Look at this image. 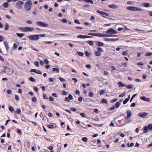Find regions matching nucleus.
<instances>
[{
  "label": "nucleus",
  "instance_id": "1",
  "mask_svg": "<svg viewBox=\"0 0 152 152\" xmlns=\"http://www.w3.org/2000/svg\"><path fill=\"white\" fill-rule=\"evenodd\" d=\"M32 2L31 1H27L26 2L23 6L24 9L26 11H30L31 8Z\"/></svg>",
  "mask_w": 152,
  "mask_h": 152
},
{
  "label": "nucleus",
  "instance_id": "2",
  "mask_svg": "<svg viewBox=\"0 0 152 152\" xmlns=\"http://www.w3.org/2000/svg\"><path fill=\"white\" fill-rule=\"evenodd\" d=\"M18 29L19 30L23 32L32 31L34 29L33 28L29 27H19Z\"/></svg>",
  "mask_w": 152,
  "mask_h": 152
},
{
  "label": "nucleus",
  "instance_id": "3",
  "mask_svg": "<svg viewBox=\"0 0 152 152\" xmlns=\"http://www.w3.org/2000/svg\"><path fill=\"white\" fill-rule=\"evenodd\" d=\"M126 9L128 10L133 11H142V10L140 8L133 6H129L126 7Z\"/></svg>",
  "mask_w": 152,
  "mask_h": 152
},
{
  "label": "nucleus",
  "instance_id": "4",
  "mask_svg": "<svg viewBox=\"0 0 152 152\" xmlns=\"http://www.w3.org/2000/svg\"><path fill=\"white\" fill-rule=\"evenodd\" d=\"M23 4V2L21 1H18L15 4V7L18 9H21L22 7V5Z\"/></svg>",
  "mask_w": 152,
  "mask_h": 152
},
{
  "label": "nucleus",
  "instance_id": "5",
  "mask_svg": "<svg viewBox=\"0 0 152 152\" xmlns=\"http://www.w3.org/2000/svg\"><path fill=\"white\" fill-rule=\"evenodd\" d=\"M37 25L39 26H42L43 27H47L49 26V25L45 23L42 22H37L36 23Z\"/></svg>",
  "mask_w": 152,
  "mask_h": 152
},
{
  "label": "nucleus",
  "instance_id": "6",
  "mask_svg": "<svg viewBox=\"0 0 152 152\" xmlns=\"http://www.w3.org/2000/svg\"><path fill=\"white\" fill-rule=\"evenodd\" d=\"M28 38L30 40L37 41L39 39V37L38 35H33L29 36Z\"/></svg>",
  "mask_w": 152,
  "mask_h": 152
},
{
  "label": "nucleus",
  "instance_id": "7",
  "mask_svg": "<svg viewBox=\"0 0 152 152\" xmlns=\"http://www.w3.org/2000/svg\"><path fill=\"white\" fill-rule=\"evenodd\" d=\"M117 32L115 30L112 28H110L108 29L106 31V34H116Z\"/></svg>",
  "mask_w": 152,
  "mask_h": 152
},
{
  "label": "nucleus",
  "instance_id": "8",
  "mask_svg": "<svg viewBox=\"0 0 152 152\" xmlns=\"http://www.w3.org/2000/svg\"><path fill=\"white\" fill-rule=\"evenodd\" d=\"M148 113L145 112L140 113L138 115L142 118H145L148 115Z\"/></svg>",
  "mask_w": 152,
  "mask_h": 152
},
{
  "label": "nucleus",
  "instance_id": "9",
  "mask_svg": "<svg viewBox=\"0 0 152 152\" xmlns=\"http://www.w3.org/2000/svg\"><path fill=\"white\" fill-rule=\"evenodd\" d=\"M77 37L78 38L84 39L88 38H92V36H88L87 35L79 34L77 35Z\"/></svg>",
  "mask_w": 152,
  "mask_h": 152
},
{
  "label": "nucleus",
  "instance_id": "10",
  "mask_svg": "<svg viewBox=\"0 0 152 152\" xmlns=\"http://www.w3.org/2000/svg\"><path fill=\"white\" fill-rule=\"evenodd\" d=\"M30 72H34L40 75L42 74V72L40 70L35 69H31L30 71Z\"/></svg>",
  "mask_w": 152,
  "mask_h": 152
},
{
  "label": "nucleus",
  "instance_id": "11",
  "mask_svg": "<svg viewBox=\"0 0 152 152\" xmlns=\"http://www.w3.org/2000/svg\"><path fill=\"white\" fill-rule=\"evenodd\" d=\"M97 12L98 13L102 14L104 15H105L107 16H109V14L104 12L101 11L99 10H97Z\"/></svg>",
  "mask_w": 152,
  "mask_h": 152
},
{
  "label": "nucleus",
  "instance_id": "12",
  "mask_svg": "<svg viewBox=\"0 0 152 152\" xmlns=\"http://www.w3.org/2000/svg\"><path fill=\"white\" fill-rule=\"evenodd\" d=\"M104 40L105 41H107L108 42H114L118 40V39L117 38L115 39H109L106 38L104 39Z\"/></svg>",
  "mask_w": 152,
  "mask_h": 152
},
{
  "label": "nucleus",
  "instance_id": "13",
  "mask_svg": "<svg viewBox=\"0 0 152 152\" xmlns=\"http://www.w3.org/2000/svg\"><path fill=\"white\" fill-rule=\"evenodd\" d=\"M142 6L146 7H150L151 6L149 3H142L141 4Z\"/></svg>",
  "mask_w": 152,
  "mask_h": 152
},
{
  "label": "nucleus",
  "instance_id": "14",
  "mask_svg": "<svg viewBox=\"0 0 152 152\" xmlns=\"http://www.w3.org/2000/svg\"><path fill=\"white\" fill-rule=\"evenodd\" d=\"M106 34L101 33H96V36L99 37H106Z\"/></svg>",
  "mask_w": 152,
  "mask_h": 152
},
{
  "label": "nucleus",
  "instance_id": "15",
  "mask_svg": "<svg viewBox=\"0 0 152 152\" xmlns=\"http://www.w3.org/2000/svg\"><path fill=\"white\" fill-rule=\"evenodd\" d=\"M127 118H129L131 117L132 115V112L131 111L128 110L127 111Z\"/></svg>",
  "mask_w": 152,
  "mask_h": 152
},
{
  "label": "nucleus",
  "instance_id": "16",
  "mask_svg": "<svg viewBox=\"0 0 152 152\" xmlns=\"http://www.w3.org/2000/svg\"><path fill=\"white\" fill-rule=\"evenodd\" d=\"M108 7L112 9H116L118 8V7L114 4H112L110 5H109Z\"/></svg>",
  "mask_w": 152,
  "mask_h": 152
},
{
  "label": "nucleus",
  "instance_id": "17",
  "mask_svg": "<svg viewBox=\"0 0 152 152\" xmlns=\"http://www.w3.org/2000/svg\"><path fill=\"white\" fill-rule=\"evenodd\" d=\"M96 44L97 46L100 47L103 46L104 45V44L103 43L99 41L96 42Z\"/></svg>",
  "mask_w": 152,
  "mask_h": 152
},
{
  "label": "nucleus",
  "instance_id": "18",
  "mask_svg": "<svg viewBox=\"0 0 152 152\" xmlns=\"http://www.w3.org/2000/svg\"><path fill=\"white\" fill-rule=\"evenodd\" d=\"M84 53L85 55L88 57H90L91 56V53H89L88 51H85Z\"/></svg>",
  "mask_w": 152,
  "mask_h": 152
},
{
  "label": "nucleus",
  "instance_id": "19",
  "mask_svg": "<svg viewBox=\"0 0 152 152\" xmlns=\"http://www.w3.org/2000/svg\"><path fill=\"white\" fill-rule=\"evenodd\" d=\"M118 85L119 87H123L125 86V85L123 84L121 82H119L118 83Z\"/></svg>",
  "mask_w": 152,
  "mask_h": 152
},
{
  "label": "nucleus",
  "instance_id": "20",
  "mask_svg": "<svg viewBox=\"0 0 152 152\" xmlns=\"http://www.w3.org/2000/svg\"><path fill=\"white\" fill-rule=\"evenodd\" d=\"M53 72H56L57 73H58L59 72L60 70L58 68H53L52 69Z\"/></svg>",
  "mask_w": 152,
  "mask_h": 152
},
{
  "label": "nucleus",
  "instance_id": "21",
  "mask_svg": "<svg viewBox=\"0 0 152 152\" xmlns=\"http://www.w3.org/2000/svg\"><path fill=\"white\" fill-rule=\"evenodd\" d=\"M82 1L87 3H90L92 4H94L93 1L92 0H83Z\"/></svg>",
  "mask_w": 152,
  "mask_h": 152
},
{
  "label": "nucleus",
  "instance_id": "22",
  "mask_svg": "<svg viewBox=\"0 0 152 152\" xmlns=\"http://www.w3.org/2000/svg\"><path fill=\"white\" fill-rule=\"evenodd\" d=\"M143 129H144L143 133H145L148 132V129L147 126H144L143 128Z\"/></svg>",
  "mask_w": 152,
  "mask_h": 152
},
{
  "label": "nucleus",
  "instance_id": "23",
  "mask_svg": "<svg viewBox=\"0 0 152 152\" xmlns=\"http://www.w3.org/2000/svg\"><path fill=\"white\" fill-rule=\"evenodd\" d=\"M107 101L105 99H103L101 100L100 101V103H107Z\"/></svg>",
  "mask_w": 152,
  "mask_h": 152
},
{
  "label": "nucleus",
  "instance_id": "24",
  "mask_svg": "<svg viewBox=\"0 0 152 152\" xmlns=\"http://www.w3.org/2000/svg\"><path fill=\"white\" fill-rule=\"evenodd\" d=\"M16 34L17 36L20 37H22L24 35V34L23 33L20 34L18 33H17Z\"/></svg>",
  "mask_w": 152,
  "mask_h": 152
},
{
  "label": "nucleus",
  "instance_id": "25",
  "mask_svg": "<svg viewBox=\"0 0 152 152\" xmlns=\"http://www.w3.org/2000/svg\"><path fill=\"white\" fill-rule=\"evenodd\" d=\"M9 26L8 24L7 23H6L4 28V30L5 31L8 30L9 29Z\"/></svg>",
  "mask_w": 152,
  "mask_h": 152
},
{
  "label": "nucleus",
  "instance_id": "26",
  "mask_svg": "<svg viewBox=\"0 0 152 152\" xmlns=\"http://www.w3.org/2000/svg\"><path fill=\"white\" fill-rule=\"evenodd\" d=\"M95 54L96 56H99L101 55V53L99 51H95Z\"/></svg>",
  "mask_w": 152,
  "mask_h": 152
},
{
  "label": "nucleus",
  "instance_id": "27",
  "mask_svg": "<svg viewBox=\"0 0 152 152\" xmlns=\"http://www.w3.org/2000/svg\"><path fill=\"white\" fill-rule=\"evenodd\" d=\"M4 44L5 46V48L6 49V50L7 51L8 49L9 48V47L8 45V44L7 43H6V42H4Z\"/></svg>",
  "mask_w": 152,
  "mask_h": 152
},
{
  "label": "nucleus",
  "instance_id": "28",
  "mask_svg": "<svg viewBox=\"0 0 152 152\" xmlns=\"http://www.w3.org/2000/svg\"><path fill=\"white\" fill-rule=\"evenodd\" d=\"M47 127L49 129H53L55 127V126L53 125H48Z\"/></svg>",
  "mask_w": 152,
  "mask_h": 152
},
{
  "label": "nucleus",
  "instance_id": "29",
  "mask_svg": "<svg viewBox=\"0 0 152 152\" xmlns=\"http://www.w3.org/2000/svg\"><path fill=\"white\" fill-rule=\"evenodd\" d=\"M21 110L20 109L17 108L16 110L15 111V113L16 114H19L20 113Z\"/></svg>",
  "mask_w": 152,
  "mask_h": 152
},
{
  "label": "nucleus",
  "instance_id": "30",
  "mask_svg": "<svg viewBox=\"0 0 152 152\" xmlns=\"http://www.w3.org/2000/svg\"><path fill=\"white\" fill-rule=\"evenodd\" d=\"M82 140L84 142H87L88 140V138L86 137H83L82 138Z\"/></svg>",
  "mask_w": 152,
  "mask_h": 152
},
{
  "label": "nucleus",
  "instance_id": "31",
  "mask_svg": "<svg viewBox=\"0 0 152 152\" xmlns=\"http://www.w3.org/2000/svg\"><path fill=\"white\" fill-rule=\"evenodd\" d=\"M125 86L127 88H131L133 87V86L132 85H128L126 86Z\"/></svg>",
  "mask_w": 152,
  "mask_h": 152
},
{
  "label": "nucleus",
  "instance_id": "32",
  "mask_svg": "<svg viewBox=\"0 0 152 152\" xmlns=\"http://www.w3.org/2000/svg\"><path fill=\"white\" fill-rule=\"evenodd\" d=\"M3 5L4 7L7 8L8 6V3L7 2L4 3L3 4Z\"/></svg>",
  "mask_w": 152,
  "mask_h": 152
},
{
  "label": "nucleus",
  "instance_id": "33",
  "mask_svg": "<svg viewBox=\"0 0 152 152\" xmlns=\"http://www.w3.org/2000/svg\"><path fill=\"white\" fill-rule=\"evenodd\" d=\"M105 92V91L104 90H102L99 91V94L100 95H102L104 94Z\"/></svg>",
  "mask_w": 152,
  "mask_h": 152
},
{
  "label": "nucleus",
  "instance_id": "34",
  "mask_svg": "<svg viewBox=\"0 0 152 152\" xmlns=\"http://www.w3.org/2000/svg\"><path fill=\"white\" fill-rule=\"evenodd\" d=\"M87 43L91 45H92L94 44V42L91 41H87Z\"/></svg>",
  "mask_w": 152,
  "mask_h": 152
},
{
  "label": "nucleus",
  "instance_id": "35",
  "mask_svg": "<svg viewBox=\"0 0 152 152\" xmlns=\"http://www.w3.org/2000/svg\"><path fill=\"white\" fill-rule=\"evenodd\" d=\"M29 80L33 82H35V81H36L35 79L32 77H30L29 78Z\"/></svg>",
  "mask_w": 152,
  "mask_h": 152
},
{
  "label": "nucleus",
  "instance_id": "36",
  "mask_svg": "<svg viewBox=\"0 0 152 152\" xmlns=\"http://www.w3.org/2000/svg\"><path fill=\"white\" fill-rule=\"evenodd\" d=\"M129 98H126L125 100L124 101L123 103L124 104H125L126 103L129 101Z\"/></svg>",
  "mask_w": 152,
  "mask_h": 152
},
{
  "label": "nucleus",
  "instance_id": "37",
  "mask_svg": "<svg viewBox=\"0 0 152 152\" xmlns=\"http://www.w3.org/2000/svg\"><path fill=\"white\" fill-rule=\"evenodd\" d=\"M148 129L151 130L152 129V124H149L148 126Z\"/></svg>",
  "mask_w": 152,
  "mask_h": 152
},
{
  "label": "nucleus",
  "instance_id": "38",
  "mask_svg": "<svg viewBox=\"0 0 152 152\" xmlns=\"http://www.w3.org/2000/svg\"><path fill=\"white\" fill-rule=\"evenodd\" d=\"M68 98H69V99L70 100H72L73 99V96H72V95H71V94H69L68 96Z\"/></svg>",
  "mask_w": 152,
  "mask_h": 152
},
{
  "label": "nucleus",
  "instance_id": "39",
  "mask_svg": "<svg viewBox=\"0 0 152 152\" xmlns=\"http://www.w3.org/2000/svg\"><path fill=\"white\" fill-rule=\"evenodd\" d=\"M88 96L90 97H92L93 96L94 94L93 93L91 92H90L88 93Z\"/></svg>",
  "mask_w": 152,
  "mask_h": 152
},
{
  "label": "nucleus",
  "instance_id": "40",
  "mask_svg": "<svg viewBox=\"0 0 152 152\" xmlns=\"http://www.w3.org/2000/svg\"><path fill=\"white\" fill-rule=\"evenodd\" d=\"M106 37H117L116 35L112 34H106Z\"/></svg>",
  "mask_w": 152,
  "mask_h": 152
},
{
  "label": "nucleus",
  "instance_id": "41",
  "mask_svg": "<svg viewBox=\"0 0 152 152\" xmlns=\"http://www.w3.org/2000/svg\"><path fill=\"white\" fill-rule=\"evenodd\" d=\"M49 99L50 101H54V98L51 96L49 97Z\"/></svg>",
  "mask_w": 152,
  "mask_h": 152
},
{
  "label": "nucleus",
  "instance_id": "42",
  "mask_svg": "<svg viewBox=\"0 0 152 152\" xmlns=\"http://www.w3.org/2000/svg\"><path fill=\"white\" fill-rule=\"evenodd\" d=\"M120 103H119V102H117L116 103L115 105V107L116 108H118L120 106Z\"/></svg>",
  "mask_w": 152,
  "mask_h": 152
},
{
  "label": "nucleus",
  "instance_id": "43",
  "mask_svg": "<svg viewBox=\"0 0 152 152\" xmlns=\"http://www.w3.org/2000/svg\"><path fill=\"white\" fill-rule=\"evenodd\" d=\"M61 21L64 23H66L68 22L67 20L66 19H63Z\"/></svg>",
  "mask_w": 152,
  "mask_h": 152
},
{
  "label": "nucleus",
  "instance_id": "44",
  "mask_svg": "<svg viewBox=\"0 0 152 152\" xmlns=\"http://www.w3.org/2000/svg\"><path fill=\"white\" fill-rule=\"evenodd\" d=\"M88 35H91L93 36H96V33H89L88 34Z\"/></svg>",
  "mask_w": 152,
  "mask_h": 152
},
{
  "label": "nucleus",
  "instance_id": "45",
  "mask_svg": "<svg viewBox=\"0 0 152 152\" xmlns=\"http://www.w3.org/2000/svg\"><path fill=\"white\" fill-rule=\"evenodd\" d=\"M43 98L44 99H48V97L47 96V95L45 94H43Z\"/></svg>",
  "mask_w": 152,
  "mask_h": 152
},
{
  "label": "nucleus",
  "instance_id": "46",
  "mask_svg": "<svg viewBox=\"0 0 152 152\" xmlns=\"http://www.w3.org/2000/svg\"><path fill=\"white\" fill-rule=\"evenodd\" d=\"M77 53L79 56H83L84 55L83 53L80 52H77Z\"/></svg>",
  "mask_w": 152,
  "mask_h": 152
},
{
  "label": "nucleus",
  "instance_id": "47",
  "mask_svg": "<svg viewBox=\"0 0 152 152\" xmlns=\"http://www.w3.org/2000/svg\"><path fill=\"white\" fill-rule=\"evenodd\" d=\"M32 100L34 102H36L37 101V99L35 97L32 98Z\"/></svg>",
  "mask_w": 152,
  "mask_h": 152
},
{
  "label": "nucleus",
  "instance_id": "48",
  "mask_svg": "<svg viewBox=\"0 0 152 152\" xmlns=\"http://www.w3.org/2000/svg\"><path fill=\"white\" fill-rule=\"evenodd\" d=\"M61 93L62 94L64 95H67V94L66 92L64 91H62L61 92Z\"/></svg>",
  "mask_w": 152,
  "mask_h": 152
},
{
  "label": "nucleus",
  "instance_id": "49",
  "mask_svg": "<svg viewBox=\"0 0 152 152\" xmlns=\"http://www.w3.org/2000/svg\"><path fill=\"white\" fill-rule=\"evenodd\" d=\"M137 95V94H134V95H133L132 97H131V99H130V102H131L133 99L134 98V97H135L136 95Z\"/></svg>",
  "mask_w": 152,
  "mask_h": 152
},
{
  "label": "nucleus",
  "instance_id": "50",
  "mask_svg": "<svg viewBox=\"0 0 152 152\" xmlns=\"http://www.w3.org/2000/svg\"><path fill=\"white\" fill-rule=\"evenodd\" d=\"M9 110L11 112H12L13 111V108L12 107H9Z\"/></svg>",
  "mask_w": 152,
  "mask_h": 152
},
{
  "label": "nucleus",
  "instance_id": "51",
  "mask_svg": "<svg viewBox=\"0 0 152 152\" xmlns=\"http://www.w3.org/2000/svg\"><path fill=\"white\" fill-rule=\"evenodd\" d=\"M26 23H28L29 24H31L33 23V22L30 20H28L27 21H26Z\"/></svg>",
  "mask_w": 152,
  "mask_h": 152
},
{
  "label": "nucleus",
  "instance_id": "52",
  "mask_svg": "<svg viewBox=\"0 0 152 152\" xmlns=\"http://www.w3.org/2000/svg\"><path fill=\"white\" fill-rule=\"evenodd\" d=\"M140 98L143 101H145L146 98L145 96H141L140 97Z\"/></svg>",
  "mask_w": 152,
  "mask_h": 152
},
{
  "label": "nucleus",
  "instance_id": "53",
  "mask_svg": "<svg viewBox=\"0 0 152 152\" xmlns=\"http://www.w3.org/2000/svg\"><path fill=\"white\" fill-rule=\"evenodd\" d=\"M127 3L129 4L132 5L133 4V2L132 1H128L127 2Z\"/></svg>",
  "mask_w": 152,
  "mask_h": 152
},
{
  "label": "nucleus",
  "instance_id": "54",
  "mask_svg": "<svg viewBox=\"0 0 152 152\" xmlns=\"http://www.w3.org/2000/svg\"><path fill=\"white\" fill-rule=\"evenodd\" d=\"M49 80L51 82H53L54 81L55 79L54 78H49Z\"/></svg>",
  "mask_w": 152,
  "mask_h": 152
},
{
  "label": "nucleus",
  "instance_id": "55",
  "mask_svg": "<svg viewBox=\"0 0 152 152\" xmlns=\"http://www.w3.org/2000/svg\"><path fill=\"white\" fill-rule=\"evenodd\" d=\"M125 93H122L121 94L119 95V97H122L124 96H125Z\"/></svg>",
  "mask_w": 152,
  "mask_h": 152
},
{
  "label": "nucleus",
  "instance_id": "56",
  "mask_svg": "<svg viewBox=\"0 0 152 152\" xmlns=\"http://www.w3.org/2000/svg\"><path fill=\"white\" fill-rule=\"evenodd\" d=\"M52 95L55 97H57L58 96L57 94L56 93H53Z\"/></svg>",
  "mask_w": 152,
  "mask_h": 152
},
{
  "label": "nucleus",
  "instance_id": "57",
  "mask_svg": "<svg viewBox=\"0 0 152 152\" xmlns=\"http://www.w3.org/2000/svg\"><path fill=\"white\" fill-rule=\"evenodd\" d=\"M152 55V53H146L145 56H146Z\"/></svg>",
  "mask_w": 152,
  "mask_h": 152
},
{
  "label": "nucleus",
  "instance_id": "58",
  "mask_svg": "<svg viewBox=\"0 0 152 152\" xmlns=\"http://www.w3.org/2000/svg\"><path fill=\"white\" fill-rule=\"evenodd\" d=\"M34 64L37 66L38 67L39 66V64L38 62H35Z\"/></svg>",
  "mask_w": 152,
  "mask_h": 152
},
{
  "label": "nucleus",
  "instance_id": "59",
  "mask_svg": "<svg viewBox=\"0 0 152 152\" xmlns=\"http://www.w3.org/2000/svg\"><path fill=\"white\" fill-rule=\"evenodd\" d=\"M97 50L99 52L103 51L102 48H97Z\"/></svg>",
  "mask_w": 152,
  "mask_h": 152
},
{
  "label": "nucleus",
  "instance_id": "60",
  "mask_svg": "<svg viewBox=\"0 0 152 152\" xmlns=\"http://www.w3.org/2000/svg\"><path fill=\"white\" fill-rule=\"evenodd\" d=\"M59 79L60 80L61 82H64L65 81V79L62 78L61 77H59Z\"/></svg>",
  "mask_w": 152,
  "mask_h": 152
},
{
  "label": "nucleus",
  "instance_id": "61",
  "mask_svg": "<svg viewBox=\"0 0 152 152\" xmlns=\"http://www.w3.org/2000/svg\"><path fill=\"white\" fill-rule=\"evenodd\" d=\"M33 89H34V91H36L37 92H38V89L37 88H36V87H33Z\"/></svg>",
  "mask_w": 152,
  "mask_h": 152
},
{
  "label": "nucleus",
  "instance_id": "62",
  "mask_svg": "<svg viewBox=\"0 0 152 152\" xmlns=\"http://www.w3.org/2000/svg\"><path fill=\"white\" fill-rule=\"evenodd\" d=\"M6 92H7V94H10L11 93V90H7L6 91Z\"/></svg>",
  "mask_w": 152,
  "mask_h": 152
},
{
  "label": "nucleus",
  "instance_id": "63",
  "mask_svg": "<svg viewBox=\"0 0 152 152\" xmlns=\"http://www.w3.org/2000/svg\"><path fill=\"white\" fill-rule=\"evenodd\" d=\"M74 21L75 23H77L78 24H80V23L79 22V20H75Z\"/></svg>",
  "mask_w": 152,
  "mask_h": 152
},
{
  "label": "nucleus",
  "instance_id": "64",
  "mask_svg": "<svg viewBox=\"0 0 152 152\" xmlns=\"http://www.w3.org/2000/svg\"><path fill=\"white\" fill-rule=\"evenodd\" d=\"M71 110L72 111L75 112L76 111V109L74 107H72L71 108Z\"/></svg>",
  "mask_w": 152,
  "mask_h": 152
}]
</instances>
